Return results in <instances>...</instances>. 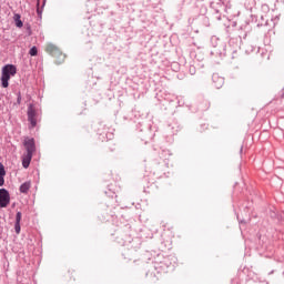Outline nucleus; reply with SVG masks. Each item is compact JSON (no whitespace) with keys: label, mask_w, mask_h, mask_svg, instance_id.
Returning a JSON list of instances; mask_svg holds the SVG:
<instances>
[{"label":"nucleus","mask_w":284,"mask_h":284,"mask_svg":"<svg viewBox=\"0 0 284 284\" xmlns=\"http://www.w3.org/2000/svg\"><path fill=\"white\" fill-rule=\"evenodd\" d=\"M170 155L171 153L169 150H161L160 162H156V161L153 162L152 171H153V174L159 179H161V176L165 174V165H168L165 161H168V156Z\"/></svg>","instance_id":"nucleus-1"},{"label":"nucleus","mask_w":284,"mask_h":284,"mask_svg":"<svg viewBox=\"0 0 284 284\" xmlns=\"http://www.w3.org/2000/svg\"><path fill=\"white\" fill-rule=\"evenodd\" d=\"M17 74V65L14 64H6L1 70V88L10 87V78Z\"/></svg>","instance_id":"nucleus-2"},{"label":"nucleus","mask_w":284,"mask_h":284,"mask_svg":"<svg viewBox=\"0 0 284 284\" xmlns=\"http://www.w3.org/2000/svg\"><path fill=\"white\" fill-rule=\"evenodd\" d=\"M45 52L50 54L51 57H54L57 59V63L61 64L63 61H65V54L57 47L55 44L49 43L47 44Z\"/></svg>","instance_id":"nucleus-3"},{"label":"nucleus","mask_w":284,"mask_h":284,"mask_svg":"<svg viewBox=\"0 0 284 284\" xmlns=\"http://www.w3.org/2000/svg\"><path fill=\"white\" fill-rule=\"evenodd\" d=\"M27 116L30 128H37V109L34 108V104L30 103L28 105Z\"/></svg>","instance_id":"nucleus-4"},{"label":"nucleus","mask_w":284,"mask_h":284,"mask_svg":"<svg viewBox=\"0 0 284 284\" xmlns=\"http://www.w3.org/2000/svg\"><path fill=\"white\" fill-rule=\"evenodd\" d=\"M10 205V192L8 189H0V207H8Z\"/></svg>","instance_id":"nucleus-5"},{"label":"nucleus","mask_w":284,"mask_h":284,"mask_svg":"<svg viewBox=\"0 0 284 284\" xmlns=\"http://www.w3.org/2000/svg\"><path fill=\"white\" fill-rule=\"evenodd\" d=\"M23 145L27 150V154H34V152H37V144L33 138L26 139Z\"/></svg>","instance_id":"nucleus-6"},{"label":"nucleus","mask_w":284,"mask_h":284,"mask_svg":"<svg viewBox=\"0 0 284 284\" xmlns=\"http://www.w3.org/2000/svg\"><path fill=\"white\" fill-rule=\"evenodd\" d=\"M212 83L216 90H221L223 85L225 84V78L219 75V73H213L212 75Z\"/></svg>","instance_id":"nucleus-7"},{"label":"nucleus","mask_w":284,"mask_h":284,"mask_svg":"<svg viewBox=\"0 0 284 284\" xmlns=\"http://www.w3.org/2000/svg\"><path fill=\"white\" fill-rule=\"evenodd\" d=\"M23 214L21 213V211H18L16 214V223H14V230H16V234H21V219H22Z\"/></svg>","instance_id":"nucleus-8"},{"label":"nucleus","mask_w":284,"mask_h":284,"mask_svg":"<svg viewBox=\"0 0 284 284\" xmlns=\"http://www.w3.org/2000/svg\"><path fill=\"white\" fill-rule=\"evenodd\" d=\"M197 23L202 27V28H210V18H207V16H200L197 18Z\"/></svg>","instance_id":"nucleus-9"},{"label":"nucleus","mask_w":284,"mask_h":284,"mask_svg":"<svg viewBox=\"0 0 284 284\" xmlns=\"http://www.w3.org/2000/svg\"><path fill=\"white\" fill-rule=\"evenodd\" d=\"M30 163H32V153H27V155L22 159V168L28 170V168H30Z\"/></svg>","instance_id":"nucleus-10"},{"label":"nucleus","mask_w":284,"mask_h":284,"mask_svg":"<svg viewBox=\"0 0 284 284\" xmlns=\"http://www.w3.org/2000/svg\"><path fill=\"white\" fill-rule=\"evenodd\" d=\"M240 41L243 43V41H247V24L240 28Z\"/></svg>","instance_id":"nucleus-11"},{"label":"nucleus","mask_w":284,"mask_h":284,"mask_svg":"<svg viewBox=\"0 0 284 284\" xmlns=\"http://www.w3.org/2000/svg\"><path fill=\"white\" fill-rule=\"evenodd\" d=\"M3 185H6V166L0 163V187H3Z\"/></svg>","instance_id":"nucleus-12"},{"label":"nucleus","mask_w":284,"mask_h":284,"mask_svg":"<svg viewBox=\"0 0 284 284\" xmlns=\"http://www.w3.org/2000/svg\"><path fill=\"white\" fill-rule=\"evenodd\" d=\"M32 186V183L30 181L23 182L20 185V192L21 194H28V192H30V187Z\"/></svg>","instance_id":"nucleus-13"},{"label":"nucleus","mask_w":284,"mask_h":284,"mask_svg":"<svg viewBox=\"0 0 284 284\" xmlns=\"http://www.w3.org/2000/svg\"><path fill=\"white\" fill-rule=\"evenodd\" d=\"M13 21L16 23V28H23V21L21 20V16L19 13L13 14Z\"/></svg>","instance_id":"nucleus-14"},{"label":"nucleus","mask_w":284,"mask_h":284,"mask_svg":"<svg viewBox=\"0 0 284 284\" xmlns=\"http://www.w3.org/2000/svg\"><path fill=\"white\" fill-rule=\"evenodd\" d=\"M29 54L30 57H37V54H39V49L33 45L30 50H29Z\"/></svg>","instance_id":"nucleus-15"},{"label":"nucleus","mask_w":284,"mask_h":284,"mask_svg":"<svg viewBox=\"0 0 284 284\" xmlns=\"http://www.w3.org/2000/svg\"><path fill=\"white\" fill-rule=\"evenodd\" d=\"M39 6H41V2L40 0H37V14L38 17H41V14H43V10Z\"/></svg>","instance_id":"nucleus-16"},{"label":"nucleus","mask_w":284,"mask_h":284,"mask_svg":"<svg viewBox=\"0 0 284 284\" xmlns=\"http://www.w3.org/2000/svg\"><path fill=\"white\" fill-rule=\"evenodd\" d=\"M17 104L21 105V91L17 93Z\"/></svg>","instance_id":"nucleus-17"},{"label":"nucleus","mask_w":284,"mask_h":284,"mask_svg":"<svg viewBox=\"0 0 284 284\" xmlns=\"http://www.w3.org/2000/svg\"><path fill=\"white\" fill-rule=\"evenodd\" d=\"M221 48L223 51H220V57H226L227 53L225 52V45L222 44Z\"/></svg>","instance_id":"nucleus-18"},{"label":"nucleus","mask_w":284,"mask_h":284,"mask_svg":"<svg viewBox=\"0 0 284 284\" xmlns=\"http://www.w3.org/2000/svg\"><path fill=\"white\" fill-rule=\"evenodd\" d=\"M190 74H196V69L194 67L190 68Z\"/></svg>","instance_id":"nucleus-19"},{"label":"nucleus","mask_w":284,"mask_h":284,"mask_svg":"<svg viewBox=\"0 0 284 284\" xmlns=\"http://www.w3.org/2000/svg\"><path fill=\"white\" fill-rule=\"evenodd\" d=\"M245 223L243 221H240V230L242 232V235H243V227H244Z\"/></svg>","instance_id":"nucleus-20"},{"label":"nucleus","mask_w":284,"mask_h":284,"mask_svg":"<svg viewBox=\"0 0 284 284\" xmlns=\"http://www.w3.org/2000/svg\"><path fill=\"white\" fill-rule=\"evenodd\" d=\"M27 30H28L29 37H30L32 34V28L30 27V24H28Z\"/></svg>","instance_id":"nucleus-21"},{"label":"nucleus","mask_w":284,"mask_h":284,"mask_svg":"<svg viewBox=\"0 0 284 284\" xmlns=\"http://www.w3.org/2000/svg\"><path fill=\"white\" fill-rule=\"evenodd\" d=\"M42 8H45V0H42Z\"/></svg>","instance_id":"nucleus-22"},{"label":"nucleus","mask_w":284,"mask_h":284,"mask_svg":"<svg viewBox=\"0 0 284 284\" xmlns=\"http://www.w3.org/2000/svg\"><path fill=\"white\" fill-rule=\"evenodd\" d=\"M229 43H230V45H232V43H234V39H231V40L229 41Z\"/></svg>","instance_id":"nucleus-23"},{"label":"nucleus","mask_w":284,"mask_h":284,"mask_svg":"<svg viewBox=\"0 0 284 284\" xmlns=\"http://www.w3.org/2000/svg\"><path fill=\"white\" fill-rule=\"evenodd\" d=\"M240 152H243V146H241Z\"/></svg>","instance_id":"nucleus-24"},{"label":"nucleus","mask_w":284,"mask_h":284,"mask_svg":"<svg viewBox=\"0 0 284 284\" xmlns=\"http://www.w3.org/2000/svg\"><path fill=\"white\" fill-rule=\"evenodd\" d=\"M233 54H236V50L233 51Z\"/></svg>","instance_id":"nucleus-25"}]
</instances>
